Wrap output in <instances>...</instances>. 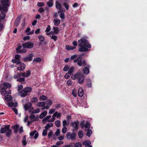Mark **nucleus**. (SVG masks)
I'll return each instance as SVG.
<instances>
[{
  "mask_svg": "<svg viewBox=\"0 0 147 147\" xmlns=\"http://www.w3.org/2000/svg\"><path fill=\"white\" fill-rule=\"evenodd\" d=\"M78 50L80 52H86L88 51V48L91 47V45L86 39H82L78 40Z\"/></svg>",
  "mask_w": 147,
  "mask_h": 147,
  "instance_id": "1",
  "label": "nucleus"
},
{
  "mask_svg": "<svg viewBox=\"0 0 147 147\" xmlns=\"http://www.w3.org/2000/svg\"><path fill=\"white\" fill-rule=\"evenodd\" d=\"M11 86V85L9 83L5 82L4 83L3 86L1 87L0 92L3 95H5L6 94H11V90L6 91L7 88H9Z\"/></svg>",
  "mask_w": 147,
  "mask_h": 147,
  "instance_id": "2",
  "label": "nucleus"
},
{
  "mask_svg": "<svg viewBox=\"0 0 147 147\" xmlns=\"http://www.w3.org/2000/svg\"><path fill=\"white\" fill-rule=\"evenodd\" d=\"M10 125H5L4 127L1 128L0 129V133L1 134L6 133V136L7 137H9L12 134V130L10 129Z\"/></svg>",
  "mask_w": 147,
  "mask_h": 147,
  "instance_id": "3",
  "label": "nucleus"
},
{
  "mask_svg": "<svg viewBox=\"0 0 147 147\" xmlns=\"http://www.w3.org/2000/svg\"><path fill=\"white\" fill-rule=\"evenodd\" d=\"M9 0H1L2 5L0 6V11L1 12H7V8L9 6Z\"/></svg>",
  "mask_w": 147,
  "mask_h": 147,
  "instance_id": "4",
  "label": "nucleus"
},
{
  "mask_svg": "<svg viewBox=\"0 0 147 147\" xmlns=\"http://www.w3.org/2000/svg\"><path fill=\"white\" fill-rule=\"evenodd\" d=\"M32 88L30 87H27L19 93V94L22 97H24L26 96L28 93L31 92Z\"/></svg>",
  "mask_w": 147,
  "mask_h": 147,
  "instance_id": "5",
  "label": "nucleus"
},
{
  "mask_svg": "<svg viewBox=\"0 0 147 147\" xmlns=\"http://www.w3.org/2000/svg\"><path fill=\"white\" fill-rule=\"evenodd\" d=\"M33 43L31 42H28L23 44L22 46L24 48L30 49L33 47Z\"/></svg>",
  "mask_w": 147,
  "mask_h": 147,
  "instance_id": "6",
  "label": "nucleus"
},
{
  "mask_svg": "<svg viewBox=\"0 0 147 147\" xmlns=\"http://www.w3.org/2000/svg\"><path fill=\"white\" fill-rule=\"evenodd\" d=\"M84 121H83L81 123V125L82 128L84 127L85 128V130H88L89 129L90 127V123L88 121H87L84 125Z\"/></svg>",
  "mask_w": 147,
  "mask_h": 147,
  "instance_id": "7",
  "label": "nucleus"
},
{
  "mask_svg": "<svg viewBox=\"0 0 147 147\" xmlns=\"http://www.w3.org/2000/svg\"><path fill=\"white\" fill-rule=\"evenodd\" d=\"M21 76L20 74H18L17 75L14 76V78L17 79V81L20 82H23L25 81V80L24 78H20Z\"/></svg>",
  "mask_w": 147,
  "mask_h": 147,
  "instance_id": "8",
  "label": "nucleus"
},
{
  "mask_svg": "<svg viewBox=\"0 0 147 147\" xmlns=\"http://www.w3.org/2000/svg\"><path fill=\"white\" fill-rule=\"evenodd\" d=\"M38 133L36 130L30 133V136L31 138L37 139L38 136Z\"/></svg>",
  "mask_w": 147,
  "mask_h": 147,
  "instance_id": "9",
  "label": "nucleus"
},
{
  "mask_svg": "<svg viewBox=\"0 0 147 147\" xmlns=\"http://www.w3.org/2000/svg\"><path fill=\"white\" fill-rule=\"evenodd\" d=\"M6 103L9 107H17L18 105V103L17 102H6Z\"/></svg>",
  "mask_w": 147,
  "mask_h": 147,
  "instance_id": "10",
  "label": "nucleus"
},
{
  "mask_svg": "<svg viewBox=\"0 0 147 147\" xmlns=\"http://www.w3.org/2000/svg\"><path fill=\"white\" fill-rule=\"evenodd\" d=\"M76 136V134L75 133H72L71 134L70 133H68L66 135V137L68 139H69L70 137L71 139L72 140H74Z\"/></svg>",
  "mask_w": 147,
  "mask_h": 147,
  "instance_id": "11",
  "label": "nucleus"
},
{
  "mask_svg": "<svg viewBox=\"0 0 147 147\" xmlns=\"http://www.w3.org/2000/svg\"><path fill=\"white\" fill-rule=\"evenodd\" d=\"M20 56L18 55H16L15 57V59L12 60V62L13 63H16V64L18 65L20 63Z\"/></svg>",
  "mask_w": 147,
  "mask_h": 147,
  "instance_id": "12",
  "label": "nucleus"
},
{
  "mask_svg": "<svg viewBox=\"0 0 147 147\" xmlns=\"http://www.w3.org/2000/svg\"><path fill=\"white\" fill-rule=\"evenodd\" d=\"M32 104L31 102H28L24 105V108L25 110H28L29 109H32Z\"/></svg>",
  "mask_w": 147,
  "mask_h": 147,
  "instance_id": "13",
  "label": "nucleus"
},
{
  "mask_svg": "<svg viewBox=\"0 0 147 147\" xmlns=\"http://www.w3.org/2000/svg\"><path fill=\"white\" fill-rule=\"evenodd\" d=\"M81 73L80 72H78L74 74H72L71 76V78L72 79L75 80L78 79L80 77Z\"/></svg>",
  "mask_w": 147,
  "mask_h": 147,
  "instance_id": "14",
  "label": "nucleus"
},
{
  "mask_svg": "<svg viewBox=\"0 0 147 147\" xmlns=\"http://www.w3.org/2000/svg\"><path fill=\"white\" fill-rule=\"evenodd\" d=\"M21 16L19 15L18 16L14 22V25L17 27L19 24L20 21L21 19Z\"/></svg>",
  "mask_w": 147,
  "mask_h": 147,
  "instance_id": "15",
  "label": "nucleus"
},
{
  "mask_svg": "<svg viewBox=\"0 0 147 147\" xmlns=\"http://www.w3.org/2000/svg\"><path fill=\"white\" fill-rule=\"evenodd\" d=\"M84 75L81 74L80 77L78 79V82L80 84H82L84 81Z\"/></svg>",
  "mask_w": 147,
  "mask_h": 147,
  "instance_id": "16",
  "label": "nucleus"
},
{
  "mask_svg": "<svg viewBox=\"0 0 147 147\" xmlns=\"http://www.w3.org/2000/svg\"><path fill=\"white\" fill-rule=\"evenodd\" d=\"M73 127V130L75 131L77 130L78 128V122H74L71 123Z\"/></svg>",
  "mask_w": 147,
  "mask_h": 147,
  "instance_id": "17",
  "label": "nucleus"
},
{
  "mask_svg": "<svg viewBox=\"0 0 147 147\" xmlns=\"http://www.w3.org/2000/svg\"><path fill=\"white\" fill-rule=\"evenodd\" d=\"M19 66L18 67L17 69L18 71H22L24 70L25 68V65L23 63H20Z\"/></svg>",
  "mask_w": 147,
  "mask_h": 147,
  "instance_id": "18",
  "label": "nucleus"
},
{
  "mask_svg": "<svg viewBox=\"0 0 147 147\" xmlns=\"http://www.w3.org/2000/svg\"><path fill=\"white\" fill-rule=\"evenodd\" d=\"M84 94V92L83 89L82 88H80L78 90V94L80 97H82Z\"/></svg>",
  "mask_w": 147,
  "mask_h": 147,
  "instance_id": "19",
  "label": "nucleus"
},
{
  "mask_svg": "<svg viewBox=\"0 0 147 147\" xmlns=\"http://www.w3.org/2000/svg\"><path fill=\"white\" fill-rule=\"evenodd\" d=\"M52 30L53 31V32L54 33V34H57L59 33V28L57 27H53V28Z\"/></svg>",
  "mask_w": 147,
  "mask_h": 147,
  "instance_id": "20",
  "label": "nucleus"
},
{
  "mask_svg": "<svg viewBox=\"0 0 147 147\" xmlns=\"http://www.w3.org/2000/svg\"><path fill=\"white\" fill-rule=\"evenodd\" d=\"M5 99L6 101H11L13 100V98L10 95L6 96L5 97Z\"/></svg>",
  "mask_w": 147,
  "mask_h": 147,
  "instance_id": "21",
  "label": "nucleus"
},
{
  "mask_svg": "<svg viewBox=\"0 0 147 147\" xmlns=\"http://www.w3.org/2000/svg\"><path fill=\"white\" fill-rule=\"evenodd\" d=\"M19 125H16L13 126L12 128L14 130V132L16 133L18 132Z\"/></svg>",
  "mask_w": 147,
  "mask_h": 147,
  "instance_id": "22",
  "label": "nucleus"
},
{
  "mask_svg": "<svg viewBox=\"0 0 147 147\" xmlns=\"http://www.w3.org/2000/svg\"><path fill=\"white\" fill-rule=\"evenodd\" d=\"M78 64L79 66H85L86 65V63L84 61H82L80 60L78 61Z\"/></svg>",
  "mask_w": 147,
  "mask_h": 147,
  "instance_id": "23",
  "label": "nucleus"
},
{
  "mask_svg": "<svg viewBox=\"0 0 147 147\" xmlns=\"http://www.w3.org/2000/svg\"><path fill=\"white\" fill-rule=\"evenodd\" d=\"M60 20L57 19H55L53 20L54 25L56 26H58L60 24Z\"/></svg>",
  "mask_w": 147,
  "mask_h": 147,
  "instance_id": "24",
  "label": "nucleus"
},
{
  "mask_svg": "<svg viewBox=\"0 0 147 147\" xmlns=\"http://www.w3.org/2000/svg\"><path fill=\"white\" fill-rule=\"evenodd\" d=\"M47 112L46 111H44L39 116V118L40 119H42L44 118L47 115Z\"/></svg>",
  "mask_w": 147,
  "mask_h": 147,
  "instance_id": "25",
  "label": "nucleus"
},
{
  "mask_svg": "<svg viewBox=\"0 0 147 147\" xmlns=\"http://www.w3.org/2000/svg\"><path fill=\"white\" fill-rule=\"evenodd\" d=\"M84 73L86 74H87L89 73V69L87 67H84L83 69Z\"/></svg>",
  "mask_w": 147,
  "mask_h": 147,
  "instance_id": "26",
  "label": "nucleus"
},
{
  "mask_svg": "<svg viewBox=\"0 0 147 147\" xmlns=\"http://www.w3.org/2000/svg\"><path fill=\"white\" fill-rule=\"evenodd\" d=\"M53 126V123H47L45 126V128L46 129H48L49 128Z\"/></svg>",
  "mask_w": 147,
  "mask_h": 147,
  "instance_id": "27",
  "label": "nucleus"
},
{
  "mask_svg": "<svg viewBox=\"0 0 147 147\" xmlns=\"http://www.w3.org/2000/svg\"><path fill=\"white\" fill-rule=\"evenodd\" d=\"M65 48L67 50H72L76 48L75 47H72L69 45H66L65 46Z\"/></svg>",
  "mask_w": 147,
  "mask_h": 147,
  "instance_id": "28",
  "label": "nucleus"
},
{
  "mask_svg": "<svg viewBox=\"0 0 147 147\" xmlns=\"http://www.w3.org/2000/svg\"><path fill=\"white\" fill-rule=\"evenodd\" d=\"M82 144L80 143H76V144L73 143L72 144L71 146L74 147H82Z\"/></svg>",
  "mask_w": 147,
  "mask_h": 147,
  "instance_id": "29",
  "label": "nucleus"
},
{
  "mask_svg": "<svg viewBox=\"0 0 147 147\" xmlns=\"http://www.w3.org/2000/svg\"><path fill=\"white\" fill-rule=\"evenodd\" d=\"M56 7L58 9H59L61 8V5L60 3L58 1H57L55 3Z\"/></svg>",
  "mask_w": 147,
  "mask_h": 147,
  "instance_id": "30",
  "label": "nucleus"
},
{
  "mask_svg": "<svg viewBox=\"0 0 147 147\" xmlns=\"http://www.w3.org/2000/svg\"><path fill=\"white\" fill-rule=\"evenodd\" d=\"M91 142L89 140H86L84 141L83 142V144L84 145L86 146H87L91 144Z\"/></svg>",
  "mask_w": 147,
  "mask_h": 147,
  "instance_id": "31",
  "label": "nucleus"
},
{
  "mask_svg": "<svg viewBox=\"0 0 147 147\" xmlns=\"http://www.w3.org/2000/svg\"><path fill=\"white\" fill-rule=\"evenodd\" d=\"M47 99V96L44 95H42L40 96L39 98V100H45Z\"/></svg>",
  "mask_w": 147,
  "mask_h": 147,
  "instance_id": "32",
  "label": "nucleus"
},
{
  "mask_svg": "<svg viewBox=\"0 0 147 147\" xmlns=\"http://www.w3.org/2000/svg\"><path fill=\"white\" fill-rule=\"evenodd\" d=\"M45 105V102H40L37 103L36 105L38 107L44 106Z\"/></svg>",
  "mask_w": 147,
  "mask_h": 147,
  "instance_id": "33",
  "label": "nucleus"
},
{
  "mask_svg": "<svg viewBox=\"0 0 147 147\" xmlns=\"http://www.w3.org/2000/svg\"><path fill=\"white\" fill-rule=\"evenodd\" d=\"M78 137L80 138H82L84 136L83 132L81 130L79 131L78 133Z\"/></svg>",
  "mask_w": 147,
  "mask_h": 147,
  "instance_id": "34",
  "label": "nucleus"
},
{
  "mask_svg": "<svg viewBox=\"0 0 147 147\" xmlns=\"http://www.w3.org/2000/svg\"><path fill=\"white\" fill-rule=\"evenodd\" d=\"M56 113H55L53 116H52V118H51L50 120H48V122H53L54 121V120L55 119V115L56 114Z\"/></svg>",
  "mask_w": 147,
  "mask_h": 147,
  "instance_id": "35",
  "label": "nucleus"
},
{
  "mask_svg": "<svg viewBox=\"0 0 147 147\" xmlns=\"http://www.w3.org/2000/svg\"><path fill=\"white\" fill-rule=\"evenodd\" d=\"M26 138L25 137V136H24L23 139V140L22 141V144L24 146H25L27 144V142L26 140Z\"/></svg>",
  "mask_w": 147,
  "mask_h": 147,
  "instance_id": "36",
  "label": "nucleus"
},
{
  "mask_svg": "<svg viewBox=\"0 0 147 147\" xmlns=\"http://www.w3.org/2000/svg\"><path fill=\"white\" fill-rule=\"evenodd\" d=\"M32 54H30L29 55V56L27 57H26L25 59L26 60L30 61L32 59Z\"/></svg>",
  "mask_w": 147,
  "mask_h": 147,
  "instance_id": "37",
  "label": "nucleus"
},
{
  "mask_svg": "<svg viewBox=\"0 0 147 147\" xmlns=\"http://www.w3.org/2000/svg\"><path fill=\"white\" fill-rule=\"evenodd\" d=\"M74 67H71L69 69L68 72L71 74V73H73L74 72Z\"/></svg>",
  "mask_w": 147,
  "mask_h": 147,
  "instance_id": "38",
  "label": "nucleus"
},
{
  "mask_svg": "<svg viewBox=\"0 0 147 147\" xmlns=\"http://www.w3.org/2000/svg\"><path fill=\"white\" fill-rule=\"evenodd\" d=\"M55 125L57 127H59L60 125L61 122L59 120H57L55 121Z\"/></svg>",
  "mask_w": 147,
  "mask_h": 147,
  "instance_id": "39",
  "label": "nucleus"
},
{
  "mask_svg": "<svg viewBox=\"0 0 147 147\" xmlns=\"http://www.w3.org/2000/svg\"><path fill=\"white\" fill-rule=\"evenodd\" d=\"M67 84L68 86H71L72 84H73V82H72V81L71 80L69 79L67 81Z\"/></svg>",
  "mask_w": 147,
  "mask_h": 147,
  "instance_id": "40",
  "label": "nucleus"
},
{
  "mask_svg": "<svg viewBox=\"0 0 147 147\" xmlns=\"http://www.w3.org/2000/svg\"><path fill=\"white\" fill-rule=\"evenodd\" d=\"M47 5L49 7H52L53 5V1H49L47 2Z\"/></svg>",
  "mask_w": 147,
  "mask_h": 147,
  "instance_id": "41",
  "label": "nucleus"
},
{
  "mask_svg": "<svg viewBox=\"0 0 147 147\" xmlns=\"http://www.w3.org/2000/svg\"><path fill=\"white\" fill-rule=\"evenodd\" d=\"M86 133V135L88 137L90 136L92 133V131L91 129H88Z\"/></svg>",
  "mask_w": 147,
  "mask_h": 147,
  "instance_id": "42",
  "label": "nucleus"
},
{
  "mask_svg": "<svg viewBox=\"0 0 147 147\" xmlns=\"http://www.w3.org/2000/svg\"><path fill=\"white\" fill-rule=\"evenodd\" d=\"M2 13L1 15H0V19L1 20H3L5 16V14L4 13H5L6 12H2Z\"/></svg>",
  "mask_w": 147,
  "mask_h": 147,
  "instance_id": "43",
  "label": "nucleus"
},
{
  "mask_svg": "<svg viewBox=\"0 0 147 147\" xmlns=\"http://www.w3.org/2000/svg\"><path fill=\"white\" fill-rule=\"evenodd\" d=\"M72 93L73 95L75 96L76 97L77 96V93H76V91L75 89H73L72 91Z\"/></svg>",
  "mask_w": 147,
  "mask_h": 147,
  "instance_id": "44",
  "label": "nucleus"
},
{
  "mask_svg": "<svg viewBox=\"0 0 147 147\" xmlns=\"http://www.w3.org/2000/svg\"><path fill=\"white\" fill-rule=\"evenodd\" d=\"M45 5L43 2H38L37 3V5L39 7L43 6Z\"/></svg>",
  "mask_w": 147,
  "mask_h": 147,
  "instance_id": "45",
  "label": "nucleus"
},
{
  "mask_svg": "<svg viewBox=\"0 0 147 147\" xmlns=\"http://www.w3.org/2000/svg\"><path fill=\"white\" fill-rule=\"evenodd\" d=\"M87 85L89 87H91L92 86V83L91 81L90 80H87Z\"/></svg>",
  "mask_w": 147,
  "mask_h": 147,
  "instance_id": "46",
  "label": "nucleus"
},
{
  "mask_svg": "<svg viewBox=\"0 0 147 147\" xmlns=\"http://www.w3.org/2000/svg\"><path fill=\"white\" fill-rule=\"evenodd\" d=\"M70 66L68 65H66L63 68V70L64 71H67L69 69Z\"/></svg>",
  "mask_w": 147,
  "mask_h": 147,
  "instance_id": "47",
  "label": "nucleus"
},
{
  "mask_svg": "<svg viewBox=\"0 0 147 147\" xmlns=\"http://www.w3.org/2000/svg\"><path fill=\"white\" fill-rule=\"evenodd\" d=\"M51 117V116L50 115L47 116L45 117V118L43 119V121H48V120H49V119Z\"/></svg>",
  "mask_w": 147,
  "mask_h": 147,
  "instance_id": "48",
  "label": "nucleus"
},
{
  "mask_svg": "<svg viewBox=\"0 0 147 147\" xmlns=\"http://www.w3.org/2000/svg\"><path fill=\"white\" fill-rule=\"evenodd\" d=\"M71 75L68 72L65 75L64 77L66 79H68L69 78Z\"/></svg>",
  "mask_w": 147,
  "mask_h": 147,
  "instance_id": "49",
  "label": "nucleus"
},
{
  "mask_svg": "<svg viewBox=\"0 0 147 147\" xmlns=\"http://www.w3.org/2000/svg\"><path fill=\"white\" fill-rule=\"evenodd\" d=\"M34 61L35 62H39L41 61V59L40 57H37L35 58Z\"/></svg>",
  "mask_w": 147,
  "mask_h": 147,
  "instance_id": "50",
  "label": "nucleus"
},
{
  "mask_svg": "<svg viewBox=\"0 0 147 147\" xmlns=\"http://www.w3.org/2000/svg\"><path fill=\"white\" fill-rule=\"evenodd\" d=\"M38 38L39 40L42 42H43L45 40L44 38L41 35L39 36Z\"/></svg>",
  "mask_w": 147,
  "mask_h": 147,
  "instance_id": "51",
  "label": "nucleus"
},
{
  "mask_svg": "<svg viewBox=\"0 0 147 147\" xmlns=\"http://www.w3.org/2000/svg\"><path fill=\"white\" fill-rule=\"evenodd\" d=\"M63 5L67 10H68L69 6L68 5L65 3H63Z\"/></svg>",
  "mask_w": 147,
  "mask_h": 147,
  "instance_id": "52",
  "label": "nucleus"
},
{
  "mask_svg": "<svg viewBox=\"0 0 147 147\" xmlns=\"http://www.w3.org/2000/svg\"><path fill=\"white\" fill-rule=\"evenodd\" d=\"M59 16L60 18L62 19H64L65 18V15L63 13H59Z\"/></svg>",
  "mask_w": 147,
  "mask_h": 147,
  "instance_id": "53",
  "label": "nucleus"
},
{
  "mask_svg": "<svg viewBox=\"0 0 147 147\" xmlns=\"http://www.w3.org/2000/svg\"><path fill=\"white\" fill-rule=\"evenodd\" d=\"M63 127H65V126L68 125V124L65 120H64L63 121Z\"/></svg>",
  "mask_w": 147,
  "mask_h": 147,
  "instance_id": "54",
  "label": "nucleus"
},
{
  "mask_svg": "<svg viewBox=\"0 0 147 147\" xmlns=\"http://www.w3.org/2000/svg\"><path fill=\"white\" fill-rule=\"evenodd\" d=\"M59 10L58 11V13H63L65 11V10L64 8H61L60 9H59Z\"/></svg>",
  "mask_w": 147,
  "mask_h": 147,
  "instance_id": "55",
  "label": "nucleus"
},
{
  "mask_svg": "<svg viewBox=\"0 0 147 147\" xmlns=\"http://www.w3.org/2000/svg\"><path fill=\"white\" fill-rule=\"evenodd\" d=\"M60 133V130L59 129H58L57 130L56 132L55 133V135L57 136L59 135Z\"/></svg>",
  "mask_w": 147,
  "mask_h": 147,
  "instance_id": "56",
  "label": "nucleus"
},
{
  "mask_svg": "<svg viewBox=\"0 0 147 147\" xmlns=\"http://www.w3.org/2000/svg\"><path fill=\"white\" fill-rule=\"evenodd\" d=\"M40 109L39 108H38L34 110V111L32 112V113H39L40 112Z\"/></svg>",
  "mask_w": 147,
  "mask_h": 147,
  "instance_id": "57",
  "label": "nucleus"
},
{
  "mask_svg": "<svg viewBox=\"0 0 147 147\" xmlns=\"http://www.w3.org/2000/svg\"><path fill=\"white\" fill-rule=\"evenodd\" d=\"M63 127V128H62V132L63 134H65L66 132L67 131V128L66 127Z\"/></svg>",
  "mask_w": 147,
  "mask_h": 147,
  "instance_id": "58",
  "label": "nucleus"
},
{
  "mask_svg": "<svg viewBox=\"0 0 147 147\" xmlns=\"http://www.w3.org/2000/svg\"><path fill=\"white\" fill-rule=\"evenodd\" d=\"M50 37L52 39L54 40L55 41H56L57 39V36L55 35H53Z\"/></svg>",
  "mask_w": 147,
  "mask_h": 147,
  "instance_id": "59",
  "label": "nucleus"
},
{
  "mask_svg": "<svg viewBox=\"0 0 147 147\" xmlns=\"http://www.w3.org/2000/svg\"><path fill=\"white\" fill-rule=\"evenodd\" d=\"M50 30H51L50 26L49 25L47 26V28L45 30V32H48L50 31Z\"/></svg>",
  "mask_w": 147,
  "mask_h": 147,
  "instance_id": "60",
  "label": "nucleus"
},
{
  "mask_svg": "<svg viewBox=\"0 0 147 147\" xmlns=\"http://www.w3.org/2000/svg\"><path fill=\"white\" fill-rule=\"evenodd\" d=\"M26 77H28L30 76V71L28 70L26 71Z\"/></svg>",
  "mask_w": 147,
  "mask_h": 147,
  "instance_id": "61",
  "label": "nucleus"
},
{
  "mask_svg": "<svg viewBox=\"0 0 147 147\" xmlns=\"http://www.w3.org/2000/svg\"><path fill=\"white\" fill-rule=\"evenodd\" d=\"M47 130L46 129H44L42 132L43 136H45L47 135Z\"/></svg>",
  "mask_w": 147,
  "mask_h": 147,
  "instance_id": "62",
  "label": "nucleus"
},
{
  "mask_svg": "<svg viewBox=\"0 0 147 147\" xmlns=\"http://www.w3.org/2000/svg\"><path fill=\"white\" fill-rule=\"evenodd\" d=\"M22 47L21 46H20L18 47V48H16V52L17 53H19V51L22 48Z\"/></svg>",
  "mask_w": 147,
  "mask_h": 147,
  "instance_id": "63",
  "label": "nucleus"
},
{
  "mask_svg": "<svg viewBox=\"0 0 147 147\" xmlns=\"http://www.w3.org/2000/svg\"><path fill=\"white\" fill-rule=\"evenodd\" d=\"M23 88V86L22 85H20L18 86V91L22 90Z\"/></svg>",
  "mask_w": 147,
  "mask_h": 147,
  "instance_id": "64",
  "label": "nucleus"
}]
</instances>
